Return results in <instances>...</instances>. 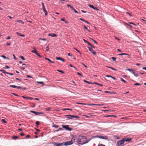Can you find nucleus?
Instances as JSON below:
<instances>
[{"instance_id": "nucleus-1", "label": "nucleus", "mask_w": 146, "mask_h": 146, "mask_svg": "<svg viewBox=\"0 0 146 146\" xmlns=\"http://www.w3.org/2000/svg\"><path fill=\"white\" fill-rule=\"evenodd\" d=\"M78 142L81 144H85L87 142V139L84 136H80L78 139Z\"/></svg>"}, {"instance_id": "nucleus-2", "label": "nucleus", "mask_w": 146, "mask_h": 146, "mask_svg": "<svg viewBox=\"0 0 146 146\" xmlns=\"http://www.w3.org/2000/svg\"><path fill=\"white\" fill-rule=\"evenodd\" d=\"M124 142L122 139L117 141L116 145L117 146H123Z\"/></svg>"}, {"instance_id": "nucleus-3", "label": "nucleus", "mask_w": 146, "mask_h": 146, "mask_svg": "<svg viewBox=\"0 0 146 146\" xmlns=\"http://www.w3.org/2000/svg\"><path fill=\"white\" fill-rule=\"evenodd\" d=\"M73 143V142L72 140L70 141H66L63 143L64 145L65 146H67L72 145Z\"/></svg>"}, {"instance_id": "nucleus-4", "label": "nucleus", "mask_w": 146, "mask_h": 146, "mask_svg": "<svg viewBox=\"0 0 146 146\" xmlns=\"http://www.w3.org/2000/svg\"><path fill=\"white\" fill-rule=\"evenodd\" d=\"M62 127L63 128L65 129H66L69 131H71L72 130V129L69 127V125H62Z\"/></svg>"}, {"instance_id": "nucleus-5", "label": "nucleus", "mask_w": 146, "mask_h": 146, "mask_svg": "<svg viewBox=\"0 0 146 146\" xmlns=\"http://www.w3.org/2000/svg\"><path fill=\"white\" fill-rule=\"evenodd\" d=\"M122 140L123 141L124 143L125 141V142H129L131 140V139L130 138H123L122 139Z\"/></svg>"}, {"instance_id": "nucleus-6", "label": "nucleus", "mask_w": 146, "mask_h": 146, "mask_svg": "<svg viewBox=\"0 0 146 146\" xmlns=\"http://www.w3.org/2000/svg\"><path fill=\"white\" fill-rule=\"evenodd\" d=\"M97 137L102 139H108V138L107 136H97Z\"/></svg>"}, {"instance_id": "nucleus-7", "label": "nucleus", "mask_w": 146, "mask_h": 146, "mask_svg": "<svg viewBox=\"0 0 146 146\" xmlns=\"http://www.w3.org/2000/svg\"><path fill=\"white\" fill-rule=\"evenodd\" d=\"M30 112L31 113H34L36 115H38L39 114H42L43 113L41 112H38L33 111H31Z\"/></svg>"}, {"instance_id": "nucleus-8", "label": "nucleus", "mask_w": 146, "mask_h": 146, "mask_svg": "<svg viewBox=\"0 0 146 146\" xmlns=\"http://www.w3.org/2000/svg\"><path fill=\"white\" fill-rule=\"evenodd\" d=\"M89 50V51L91 52L92 53L94 54H96V53L92 49V48H90V47H88Z\"/></svg>"}, {"instance_id": "nucleus-9", "label": "nucleus", "mask_w": 146, "mask_h": 146, "mask_svg": "<svg viewBox=\"0 0 146 146\" xmlns=\"http://www.w3.org/2000/svg\"><path fill=\"white\" fill-rule=\"evenodd\" d=\"M48 36H50L52 37H55L57 36V35L54 33H50L48 34Z\"/></svg>"}, {"instance_id": "nucleus-10", "label": "nucleus", "mask_w": 146, "mask_h": 146, "mask_svg": "<svg viewBox=\"0 0 146 146\" xmlns=\"http://www.w3.org/2000/svg\"><path fill=\"white\" fill-rule=\"evenodd\" d=\"M33 49L34 50H32L31 51V52H33V53H35V54H38V52H37V51L36 50L35 48V47H33Z\"/></svg>"}, {"instance_id": "nucleus-11", "label": "nucleus", "mask_w": 146, "mask_h": 146, "mask_svg": "<svg viewBox=\"0 0 146 146\" xmlns=\"http://www.w3.org/2000/svg\"><path fill=\"white\" fill-rule=\"evenodd\" d=\"M9 86L13 88H17L18 89H21V87L20 86H17L15 85H10Z\"/></svg>"}, {"instance_id": "nucleus-12", "label": "nucleus", "mask_w": 146, "mask_h": 146, "mask_svg": "<svg viewBox=\"0 0 146 146\" xmlns=\"http://www.w3.org/2000/svg\"><path fill=\"white\" fill-rule=\"evenodd\" d=\"M56 146H62V145H64L63 143H56L55 144Z\"/></svg>"}, {"instance_id": "nucleus-13", "label": "nucleus", "mask_w": 146, "mask_h": 146, "mask_svg": "<svg viewBox=\"0 0 146 146\" xmlns=\"http://www.w3.org/2000/svg\"><path fill=\"white\" fill-rule=\"evenodd\" d=\"M132 73L136 77H138L139 76L138 73H137L135 72V71H134L132 72Z\"/></svg>"}, {"instance_id": "nucleus-14", "label": "nucleus", "mask_w": 146, "mask_h": 146, "mask_svg": "<svg viewBox=\"0 0 146 146\" xmlns=\"http://www.w3.org/2000/svg\"><path fill=\"white\" fill-rule=\"evenodd\" d=\"M44 59L46 60H48V61H49V62L52 63H54V62L53 61H52L51 60H50V59L48 58H46L45 57L44 58Z\"/></svg>"}, {"instance_id": "nucleus-15", "label": "nucleus", "mask_w": 146, "mask_h": 146, "mask_svg": "<svg viewBox=\"0 0 146 146\" xmlns=\"http://www.w3.org/2000/svg\"><path fill=\"white\" fill-rule=\"evenodd\" d=\"M16 34H17V35H19L20 36H22L23 37H24L25 36V35H22V34H21V33H19L17 32Z\"/></svg>"}, {"instance_id": "nucleus-16", "label": "nucleus", "mask_w": 146, "mask_h": 146, "mask_svg": "<svg viewBox=\"0 0 146 146\" xmlns=\"http://www.w3.org/2000/svg\"><path fill=\"white\" fill-rule=\"evenodd\" d=\"M16 22L19 23L21 24H23L24 23V22L21 20H17Z\"/></svg>"}, {"instance_id": "nucleus-17", "label": "nucleus", "mask_w": 146, "mask_h": 146, "mask_svg": "<svg viewBox=\"0 0 146 146\" xmlns=\"http://www.w3.org/2000/svg\"><path fill=\"white\" fill-rule=\"evenodd\" d=\"M42 9L43 11L46 10L45 7L44 5V3L43 2H42Z\"/></svg>"}, {"instance_id": "nucleus-18", "label": "nucleus", "mask_w": 146, "mask_h": 146, "mask_svg": "<svg viewBox=\"0 0 146 146\" xmlns=\"http://www.w3.org/2000/svg\"><path fill=\"white\" fill-rule=\"evenodd\" d=\"M0 71L1 72H2L4 74H8V73L6 72L5 70H0Z\"/></svg>"}, {"instance_id": "nucleus-19", "label": "nucleus", "mask_w": 146, "mask_h": 146, "mask_svg": "<svg viewBox=\"0 0 146 146\" xmlns=\"http://www.w3.org/2000/svg\"><path fill=\"white\" fill-rule=\"evenodd\" d=\"M67 6H68V7H70L72 9H73V8H74L71 5H69V4H67Z\"/></svg>"}, {"instance_id": "nucleus-20", "label": "nucleus", "mask_w": 146, "mask_h": 146, "mask_svg": "<svg viewBox=\"0 0 146 146\" xmlns=\"http://www.w3.org/2000/svg\"><path fill=\"white\" fill-rule=\"evenodd\" d=\"M1 56L4 59H9L8 57H6L4 55H1Z\"/></svg>"}, {"instance_id": "nucleus-21", "label": "nucleus", "mask_w": 146, "mask_h": 146, "mask_svg": "<svg viewBox=\"0 0 146 146\" xmlns=\"http://www.w3.org/2000/svg\"><path fill=\"white\" fill-rule=\"evenodd\" d=\"M93 84H97L98 85H99L100 86H103V85L102 84H99L98 83H97V82H94V83H93Z\"/></svg>"}, {"instance_id": "nucleus-22", "label": "nucleus", "mask_w": 146, "mask_h": 146, "mask_svg": "<svg viewBox=\"0 0 146 146\" xmlns=\"http://www.w3.org/2000/svg\"><path fill=\"white\" fill-rule=\"evenodd\" d=\"M66 115V116H70V117H71L73 118H74V117H75V115Z\"/></svg>"}, {"instance_id": "nucleus-23", "label": "nucleus", "mask_w": 146, "mask_h": 146, "mask_svg": "<svg viewBox=\"0 0 146 146\" xmlns=\"http://www.w3.org/2000/svg\"><path fill=\"white\" fill-rule=\"evenodd\" d=\"M52 127H54L56 128H57L59 126L58 125H53L52 126Z\"/></svg>"}, {"instance_id": "nucleus-24", "label": "nucleus", "mask_w": 146, "mask_h": 146, "mask_svg": "<svg viewBox=\"0 0 146 146\" xmlns=\"http://www.w3.org/2000/svg\"><path fill=\"white\" fill-rule=\"evenodd\" d=\"M120 80H121V81L125 83H126V82L122 78H120Z\"/></svg>"}, {"instance_id": "nucleus-25", "label": "nucleus", "mask_w": 146, "mask_h": 146, "mask_svg": "<svg viewBox=\"0 0 146 146\" xmlns=\"http://www.w3.org/2000/svg\"><path fill=\"white\" fill-rule=\"evenodd\" d=\"M126 70H128L130 71V72H131L132 73V72L133 71V70L132 69H128Z\"/></svg>"}, {"instance_id": "nucleus-26", "label": "nucleus", "mask_w": 146, "mask_h": 146, "mask_svg": "<svg viewBox=\"0 0 146 146\" xmlns=\"http://www.w3.org/2000/svg\"><path fill=\"white\" fill-rule=\"evenodd\" d=\"M18 137L16 136H14L13 137V139H16L18 138Z\"/></svg>"}, {"instance_id": "nucleus-27", "label": "nucleus", "mask_w": 146, "mask_h": 146, "mask_svg": "<svg viewBox=\"0 0 146 146\" xmlns=\"http://www.w3.org/2000/svg\"><path fill=\"white\" fill-rule=\"evenodd\" d=\"M88 6L90 7V8H92L93 9L94 8V7L93 6V5L89 4V5H88Z\"/></svg>"}, {"instance_id": "nucleus-28", "label": "nucleus", "mask_w": 146, "mask_h": 146, "mask_svg": "<svg viewBox=\"0 0 146 146\" xmlns=\"http://www.w3.org/2000/svg\"><path fill=\"white\" fill-rule=\"evenodd\" d=\"M108 68H110V69H112V70H116V69H115L111 67L108 66Z\"/></svg>"}, {"instance_id": "nucleus-29", "label": "nucleus", "mask_w": 146, "mask_h": 146, "mask_svg": "<svg viewBox=\"0 0 146 146\" xmlns=\"http://www.w3.org/2000/svg\"><path fill=\"white\" fill-rule=\"evenodd\" d=\"M49 49V46H46V51H48V50Z\"/></svg>"}, {"instance_id": "nucleus-30", "label": "nucleus", "mask_w": 146, "mask_h": 146, "mask_svg": "<svg viewBox=\"0 0 146 146\" xmlns=\"http://www.w3.org/2000/svg\"><path fill=\"white\" fill-rule=\"evenodd\" d=\"M63 110L65 111L66 110H72L70 109H68V108H65Z\"/></svg>"}, {"instance_id": "nucleus-31", "label": "nucleus", "mask_w": 146, "mask_h": 146, "mask_svg": "<svg viewBox=\"0 0 146 146\" xmlns=\"http://www.w3.org/2000/svg\"><path fill=\"white\" fill-rule=\"evenodd\" d=\"M43 11L44 12V13H45V15H47V12L46 11V10H44Z\"/></svg>"}, {"instance_id": "nucleus-32", "label": "nucleus", "mask_w": 146, "mask_h": 146, "mask_svg": "<svg viewBox=\"0 0 146 146\" xmlns=\"http://www.w3.org/2000/svg\"><path fill=\"white\" fill-rule=\"evenodd\" d=\"M84 29H86V30H87L88 31H89V30H88V28L87 27H86L85 25H84Z\"/></svg>"}, {"instance_id": "nucleus-33", "label": "nucleus", "mask_w": 146, "mask_h": 146, "mask_svg": "<svg viewBox=\"0 0 146 146\" xmlns=\"http://www.w3.org/2000/svg\"><path fill=\"white\" fill-rule=\"evenodd\" d=\"M37 83L40 84H41L42 85H43L44 84V82H37Z\"/></svg>"}, {"instance_id": "nucleus-34", "label": "nucleus", "mask_w": 146, "mask_h": 146, "mask_svg": "<svg viewBox=\"0 0 146 146\" xmlns=\"http://www.w3.org/2000/svg\"><path fill=\"white\" fill-rule=\"evenodd\" d=\"M63 130V129L62 128H59L58 129L56 130L55 131H58L60 130Z\"/></svg>"}, {"instance_id": "nucleus-35", "label": "nucleus", "mask_w": 146, "mask_h": 146, "mask_svg": "<svg viewBox=\"0 0 146 146\" xmlns=\"http://www.w3.org/2000/svg\"><path fill=\"white\" fill-rule=\"evenodd\" d=\"M20 58H21L23 60H25V59L24 58V57L22 56H19Z\"/></svg>"}, {"instance_id": "nucleus-36", "label": "nucleus", "mask_w": 146, "mask_h": 146, "mask_svg": "<svg viewBox=\"0 0 146 146\" xmlns=\"http://www.w3.org/2000/svg\"><path fill=\"white\" fill-rule=\"evenodd\" d=\"M74 11V12L76 13H78L77 12V11H76L75 9L74 8H73V9H72Z\"/></svg>"}, {"instance_id": "nucleus-37", "label": "nucleus", "mask_w": 146, "mask_h": 146, "mask_svg": "<svg viewBox=\"0 0 146 146\" xmlns=\"http://www.w3.org/2000/svg\"><path fill=\"white\" fill-rule=\"evenodd\" d=\"M93 105H96L98 106H102L103 105V104H94Z\"/></svg>"}, {"instance_id": "nucleus-38", "label": "nucleus", "mask_w": 146, "mask_h": 146, "mask_svg": "<svg viewBox=\"0 0 146 146\" xmlns=\"http://www.w3.org/2000/svg\"><path fill=\"white\" fill-rule=\"evenodd\" d=\"M70 65V66L71 67H73V68H75V69H76V68L74 66H72V65L71 64H70V65Z\"/></svg>"}, {"instance_id": "nucleus-39", "label": "nucleus", "mask_w": 146, "mask_h": 146, "mask_svg": "<svg viewBox=\"0 0 146 146\" xmlns=\"http://www.w3.org/2000/svg\"><path fill=\"white\" fill-rule=\"evenodd\" d=\"M140 85H141L140 84L137 83H135L134 84V85H136V86Z\"/></svg>"}, {"instance_id": "nucleus-40", "label": "nucleus", "mask_w": 146, "mask_h": 146, "mask_svg": "<svg viewBox=\"0 0 146 146\" xmlns=\"http://www.w3.org/2000/svg\"><path fill=\"white\" fill-rule=\"evenodd\" d=\"M84 82H86V83H88V84H91V83H90V82H88V81H86V80H84Z\"/></svg>"}, {"instance_id": "nucleus-41", "label": "nucleus", "mask_w": 146, "mask_h": 146, "mask_svg": "<svg viewBox=\"0 0 146 146\" xmlns=\"http://www.w3.org/2000/svg\"><path fill=\"white\" fill-rule=\"evenodd\" d=\"M58 72H61V73H63H63H64V71H62L61 70H58Z\"/></svg>"}, {"instance_id": "nucleus-42", "label": "nucleus", "mask_w": 146, "mask_h": 146, "mask_svg": "<svg viewBox=\"0 0 146 146\" xmlns=\"http://www.w3.org/2000/svg\"><path fill=\"white\" fill-rule=\"evenodd\" d=\"M4 123H6V122L5 121V119H2L1 120Z\"/></svg>"}, {"instance_id": "nucleus-43", "label": "nucleus", "mask_w": 146, "mask_h": 146, "mask_svg": "<svg viewBox=\"0 0 146 146\" xmlns=\"http://www.w3.org/2000/svg\"><path fill=\"white\" fill-rule=\"evenodd\" d=\"M50 109H51V108H46V111H49L50 110Z\"/></svg>"}, {"instance_id": "nucleus-44", "label": "nucleus", "mask_w": 146, "mask_h": 146, "mask_svg": "<svg viewBox=\"0 0 146 146\" xmlns=\"http://www.w3.org/2000/svg\"><path fill=\"white\" fill-rule=\"evenodd\" d=\"M111 58L113 60V61H115L116 60V58L114 57H112Z\"/></svg>"}, {"instance_id": "nucleus-45", "label": "nucleus", "mask_w": 146, "mask_h": 146, "mask_svg": "<svg viewBox=\"0 0 146 146\" xmlns=\"http://www.w3.org/2000/svg\"><path fill=\"white\" fill-rule=\"evenodd\" d=\"M36 125H39V122L38 121H36Z\"/></svg>"}, {"instance_id": "nucleus-46", "label": "nucleus", "mask_w": 146, "mask_h": 146, "mask_svg": "<svg viewBox=\"0 0 146 146\" xmlns=\"http://www.w3.org/2000/svg\"><path fill=\"white\" fill-rule=\"evenodd\" d=\"M61 58L60 57H56V59L57 60H61Z\"/></svg>"}, {"instance_id": "nucleus-47", "label": "nucleus", "mask_w": 146, "mask_h": 146, "mask_svg": "<svg viewBox=\"0 0 146 146\" xmlns=\"http://www.w3.org/2000/svg\"><path fill=\"white\" fill-rule=\"evenodd\" d=\"M9 68H10L8 66H7V65L5 67V68H4L5 69H6V68L9 69Z\"/></svg>"}, {"instance_id": "nucleus-48", "label": "nucleus", "mask_w": 146, "mask_h": 146, "mask_svg": "<svg viewBox=\"0 0 146 146\" xmlns=\"http://www.w3.org/2000/svg\"><path fill=\"white\" fill-rule=\"evenodd\" d=\"M77 74L78 75H80L81 76H82V74H81V73H80L79 72H77Z\"/></svg>"}, {"instance_id": "nucleus-49", "label": "nucleus", "mask_w": 146, "mask_h": 146, "mask_svg": "<svg viewBox=\"0 0 146 146\" xmlns=\"http://www.w3.org/2000/svg\"><path fill=\"white\" fill-rule=\"evenodd\" d=\"M86 43L88 44V45L90 46H92V44H91L88 41L86 42Z\"/></svg>"}, {"instance_id": "nucleus-50", "label": "nucleus", "mask_w": 146, "mask_h": 146, "mask_svg": "<svg viewBox=\"0 0 146 146\" xmlns=\"http://www.w3.org/2000/svg\"><path fill=\"white\" fill-rule=\"evenodd\" d=\"M80 20L81 21H84V22L85 21V20L84 19H82V18H80Z\"/></svg>"}, {"instance_id": "nucleus-51", "label": "nucleus", "mask_w": 146, "mask_h": 146, "mask_svg": "<svg viewBox=\"0 0 146 146\" xmlns=\"http://www.w3.org/2000/svg\"><path fill=\"white\" fill-rule=\"evenodd\" d=\"M13 58H14V59L15 60H16V58L15 57V54H13Z\"/></svg>"}, {"instance_id": "nucleus-52", "label": "nucleus", "mask_w": 146, "mask_h": 146, "mask_svg": "<svg viewBox=\"0 0 146 146\" xmlns=\"http://www.w3.org/2000/svg\"><path fill=\"white\" fill-rule=\"evenodd\" d=\"M82 64L86 68H87V66L86 65H85L83 63H82Z\"/></svg>"}, {"instance_id": "nucleus-53", "label": "nucleus", "mask_w": 146, "mask_h": 146, "mask_svg": "<svg viewBox=\"0 0 146 146\" xmlns=\"http://www.w3.org/2000/svg\"><path fill=\"white\" fill-rule=\"evenodd\" d=\"M22 97H23L24 98H25V99H28V97H25V96H22Z\"/></svg>"}, {"instance_id": "nucleus-54", "label": "nucleus", "mask_w": 146, "mask_h": 146, "mask_svg": "<svg viewBox=\"0 0 146 146\" xmlns=\"http://www.w3.org/2000/svg\"><path fill=\"white\" fill-rule=\"evenodd\" d=\"M61 20L62 21H64L65 20V19L64 18H63V19H61Z\"/></svg>"}, {"instance_id": "nucleus-55", "label": "nucleus", "mask_w": 146, "mask_h": 146, "mask_svg": "<svg viewBox=\"0 0 146 146\" xmlns=\"http://www.w3.org/2000/svg\"><path fill=\"white\" fill-rule=\"evenodd\" d=\"M20 68L22 70H24L25 69V68L24 67H21Z\"/></svg>"}, {"instance_id": "nucleus-56", "label": "nucleus", "mask_w": 146, "mask_h": 146, "mask_svg": "<svg viewBox=\"0 0 146 146\" xmlns=\"http://www.w3.org/2000/svg\"><path fill=\"white\" fill-rule=\"evenodd\" d=\"M25 135V134L23 133H21L20 134V135L21 136H23L24 135Z\"/></svg>"}, {"instance_id": "nucleus-57", "label": "nucleus", "mask_w": 146, "mask_h": 146, "mask_svg": "<svg viewBox=\"0 0 146 146\" xmlns=\"http://www.w3.org/2000/svg\"><path fill=\"white\" fill-rule=\"evenodd\" d=\"M27 77H28L29 78H32V77L31 76L28 75H27Z\"/></svg>"}, {"instance_id": "nucleus-58", "label": "nucleus", "mask_w": 146, "mask_h": 146, "mask_svg": "<svg viewBox=\"0 0 146 146\" xmlns=\"http://www.w3.org/2000/svg\"><path fill=\"white\" fill-rule=\"evenodd\" d=\"M98 146H105V145H103L102 144H101L98 145Z\"/></svg>"}, {"instance_id": "nucleus-59", "label": "nucleus", "mask_w": 146, "mask_h": 146, "mask_svg": "<svg viewBox=\"0 0 146 146\" xmlns=\"http://www.w3.org/2000/svg\"><path fill=\"white\" fill-rule=\"evenodd\" d=\"M111 76H110V75H106V77H111Z\"/></svg>"}, {"instance_id": "nucleus-60", "label": "nucleus", "mask_w": 146, "mask_h": 146, "mask_svg": "<svg viewBox=\"0 0 146 146\" xmlns=\"http://www.w3.org/2000/svg\"><path fill=\"white\" fill-rule=\"evenodd\" d=\"M68 56H72V55L70 53H68Z\"/></svg>"}, {"instance_id": "nucleus-61", "label": "nucleus", "mask_w": 146, "mask_h": 146, "mask_svg": "<svg viewBox=\"0 0 146 146\" xmlns=\"http://www.w3.org/2000/svg\"><path fill=\"white\" fill-rule=\"evenodd\" d=\"M41 39V40H44V41H46V39L45 38H42V39Z\"/></svg>"}, {"instance_id": "nucleus-62", "label": "nucleus", "mask_w": 146, "mask_h": 146, "mask_svg": "<svg viewBox=\"0 0 146 146\" xmlns=\"http://www.w3.org/2000/svg\"><path fill=\"white\" fill-rule=\"evenodd\" d=\"M123 55H128V54L125 53H122Z\"/></svg>"}, {"instance_id": "nucleus-63", "label": "nucleus", "mask_w": 146, "mask_h": 146, "mask_svg": "<svg viewBox=\"0 0 146 146\" xmlns=\"http://www.w3.org/2000/svg\"><path fill=\"white\" fill-rule=\"evenodd\" d=\"M37 56H39L40 57H41V56L38 53V54H36Z\"/></svg>"}, {"instance_id": "nucleus-64", "label": "nucleus", "mask_w": 146, "mask_h": 146, "mask_svg": "<svg viewBox=\"0 0 146 146\" xmlns=\"http://www.w3.org/2000/svg\"><path fill=\"white\" fill-rule=\"evenodd\" d=\"M142 69L143 70H146V67H143Z\"/></svg>"}]
</instances>
